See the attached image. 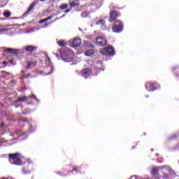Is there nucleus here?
I'll return each mask as SVG.
<instances>
[{
	"instance_id": "20e7f679",
	"label": "nucleus",
	"mask_w": 179,
	"mask_h": 179,
	"mask_svg": "<svg viewBox=\"0 0 179 179\" xmlns=\"http://www.w3.org/2000/svg\"><path fill=\"white\" fill-rule=\"evenodd\" d=\"M166 166L154 167L151 171V174L153 177H162V173L166 171Z\"/></svg>"
},
{
	"instance_id": "39448f33",
	"label": "nucleus",
	"mask_w": 179,
	"mask_h": 179,
	"mask_svg": "<svg viewBox=\"0 0 179 179\" xmlns=\"http://www.w3.org/2000/svg\"><path fill=\"white\" fill-rule=\"evenodd\" d=\"M112 29L114 33H121L124 30V24L120 20H116Z\"/></svg>"
},
{
	"instance_id": "c85d7f7f",
	"label": "nucleus",
	"mask_w": 179,
	"mask_h": 179,
	"mask_svg": "<svg viewBox=\"0 0 179 179\" xmlns=\"http://www.w3.org/2000/svg\"><path fill=\"white\" fill-rule=\"evenodd\" d=\"M45 22H47V19H46V18H45V19H43V20H41L39 21V23L41 24V23H44Z\"/></svg>"
},
{
	"instance_id": "ddd939ff",
	"label": "nucleus",
	"mask_w": 179,
	"mask_h": 179,
	"mask_svg": "<svg viewBox=\"0 0 179 179\" xmlns=\"http://www.w3.org/2000/svg\"><path fill=\"white\" fill-rule=\"evenodd\" d=\"M117 17L118 15H117V11H112L110 13V17L108 19L110 23H113V22H114V20L117 19Z\"/></svg>"
},
{
	"instance_id": "a18cd8bd",
	"label": "nucleus",
	"mask_w": 179,
	"mask_h": 179,
	"mask_svg": "<svg viewBox=\"0 0 179 179\" xmlns=\"http://www.w3.org/2000/svg\"><path fill=\"white\" fill-rule=\"evenodd\" d=\"M41 1V2H44V1H45L46 0H40Z\"/></svg>"
},
{
	"instance_id": "72a5a7b5",
	"label": "nucleus",
	"mask_w": 179,
	"mask_h": 179,
	"mask_svg": "<svg viewBox=\"0 0 179 179\" xmlns=\"http://www.w3.org/2000/svg\"><path fill=\"white\" fill-rule=\"evenodd\" d=\"M65 16H66V14H63V15L62 17H60L59 18H57V20L62 19V17H65Z\"/></svg>"
},
{
	"instance_id": "0eeeda50",
	"label": "nucleus",
	"mask_w": 179,
	"mask_h": 179,
	"mask_svg": "<svg viewBox=\"0 0 179 179\" xmlns=\"http://www.w3.org/2000/svg\"><path fill=\"white\" fill-rule=\"evenodd\" d=\"M160 87V85L157 83H148L145 84V89L148 92H155Z\"/></svg>"
},
{
	"instance_id": "c03bdc74",
	"label": "nucleus",
	"mask_w": 179,
	"mask_h": 179,
	"mask_svg": "<svg viewBox=\"0 0 179 179\" xmlns=\"http://www.w3.org/2000/svg\"><path fill=\"white\" fill-rule=\"evenodd\" d=\"M37 103H40V100L36 99Z\"/></svg>"
},
{
	"instance_id": "b1692460",
	"label": "nucleus",
	"mask_w": 179,
	"mask_h": 179,
	"mask_svg": "<svg viewBox=\"0 0 179 179\" xmlns=\"http://www.w3.org/2000/svg\"><path fill=\"white\" fill-rule=\"evenodd\" d=\"M3 16L5 17H10V11L4 12Z\"/></svg>"
},
{
	"instance_id": "c9c22d12",
	"label": "nucleus",
	"mask_w": 179,
	"mask_h": 179,
	"mask_svg": "<svg viewBox=\"0 0 179 179\" xmlns=\"http://www.w3.org/2000/svg\"><path fill=\"white\" fill-rule=\"evenodd\" d=\"M5 124H3V123H1L0 124V128H3V126H4Z\"/></svg>"
},
{
	"instance_id": "f257e3e1",
	"label": "nucleus",
	"mask_w": 179,
	"mask_h": 179,
	"mask_svg": "<svg viewBox=\"0 0 179 179\" xmlns=\"http://www.w3.org/2000/svg\"><path fill=\"white\" fill-rule=\"evenodd\" d=\"M9 162L11 164H15L16 166H20L23 162V157L20 153L10 154Z\"/></svg>"
},
{
	"instance_id": "f8f14e48",
	"label": "nucleus",
	"mask_w": 179,
	"mask_h": 179,
	"mask_svg": "<svg viewBox=\"0 0 179 179\" xmlns=\"http://www.w3.org/2000/svg\"><path fill=\"white\" fill-rule=\"evenodd\" d=\"M5 51H6V52H10V54H14V55H17V54H19L20 50L17 49L10 48H6Z\"/></svg>"
},
{
	"instance_id": "7c9ffc66",
	"label": "nucleus",
	"mask_w": 179,
	"mask_h": 179,
	"mask_svg": "<svg viewBox=\"0 0 179 179\" xmlns=\"http://www.w3.org/2000/svg\"><path fill=\"white\" fill-rule=\"evenodd\" d=\"M7 31H8V29L6 28L0 29V32Z\"/></svg>"
},
{
	"instance_id": "1a4fd4ad",
	"label": "nucleus",
	"mask_w": 179,
	"mask_h": 179,
	"mask_svg": "<svg viewBox=\"0 0 179 179\" xmlns=\"http://www.w3.org/2000/svg\"><path fill=\"white\" fill-rule=\"evenodd\" d=\"M96 43L98 44L100 47H104L107 44V40L104 38L103 36L97 37L96 38Z\"/></svg>"
},
{
	"instance_id": "c756f323",
	"label": "nucleus",
	"mask_w": 179,
	"mask_h": 179,
	"mask_svg": "<svg viewBox=\"0 0 179 179\" xmlns=\"http://www.w3.org/2000/svg\"><path fill=\"white\" fill-rule=\"evenodd\" d=\"M2 64L4 65V66H7L8 61H6V60L3 61V62H2Z\"/></svg>"
},
{
	"instance_id": "f03ea898",
	"label": "nucleus",
	"mask_w": 179,
	"mask_h": 179,
	"mask_svg": "<svg viewBox=\"0 0 179 179\" xmlns=\"http://www.w3.org/2000/svg\"><path fill=\"white\" fill-rule=\"evenodd\" d=\"M60 56L65 62H71L72 59L73 52L69 48H65L63 50L59 52Z\"/></svg>"
},
{
	"instance_id": "f3484780",
	"label": "nucleus",
	"mask_w": 179,
	"mask_h": 179,
	"mask_svg": "<svg viewBox=\"0 0 179 179\" xmlns=\"http://www.w3.org/2000/svg\"><path fill=\"white\" fill-rule=\"evenodd\" d=\"M36 48L33 45H28V46H26L25 48H24V49L25 50V51H27V52H31L34 51V50Z\"/></svg>"
},
{
	"instance_id": "a878e982",
	"label": "nucleus",
	"mask_w": 179,
	"mask_h": 179,
	"mask_svg": "<svg viewBox=\"0 0 179 179\" xmlns=\"http://www.w3.org/2000/svg\"><path fill=\"white\" fill-rule=\"evenodd\" d=\"M6 61H7V62H8V65H9V64H10L11 65H14V64H13V59H7Z\"/></svg>"
},
{
	"instance_id": "aec40b11",
	"label": "nucleus",
	"mask_w": 179,
	"mask_h": 179,
	"mask_svg": "<svg viewBox=\"0 0 179 179\" xmlns=\"http://www.w3.org/2000/svg\"><path fill=\"white\" fill-rule=\"evenodd\" d=\"M57 44L60 47H65V45H66V42H65L64 40H59L57 41Z\"/></svg>"
},
{
	"instance_id": "49530a36",
	"label": "nucleus",
	"mask_w": 179,
	"mask_h": 179,
	"mask_svg": "<svg viewBox=\"0 0 179 179\" xmlns=\"http://www.w3.org/2000/svg\"><path fill=\"white\" fill-rule=\"evenodd\" d=\"M155 156H159V153H156V154H155Z\"/></svg>"
},
{
	"instance_id": "2eb2a0df",
	"label": "nucleus",
	"mask_w": 179,
	"mask_h": 179,
	"mask_svg": "<svg viewBox=\"0 0 179 179\" xmlns=\"http://www.w3.org/2000/svg\"><path fill=\"white\" fill-rule=\"evenodd\" d=\"M34 6H36V3H32L29 6L28 10L23 14L24 17H26V16H27V15H29L30 10H31V9H33L34 8Z\"/></svg>"
},
{
	"instance_id": "dca6fc26",
	"label": "nucleus",
	"mask_w": 179,
	"mask_h": 179,
	"mask_svg": "<svg viewBox=\"0 0 179 179\" xmlns=\"http://www.w3.org/2000/svg\"><path fill=\"white\" fill-rule=\"evenodd\" d=\"M173 71L176 78L179 80V66H176L173 68Z\"/></svg>"
},
{
	"instance_id": "a211bd4d",
	"label": "nucleus",
	"mask_w": 179,
	"mask_h": 179,
	"mask_svg": "<svg viewBox=\"0 0 179 179\" xmlns=\"http://www.w3.org/2000/svg\"><path fill=\"white\" fill-rule=\"evenodd\" d=\"M93 54H94V50H93V49H90L85 52V55L86 57H92Z\"/></svg>"
},
{
	"instance_id": "f704fd0d",
	"label": "nucleus",
	"mask_w": 179,
	"mask_h": 179,
	"mask_svg": "<svg viewBox=\"0 0 179 179\" xmlns=\"http://www.w3.org/2000/svg\"><path fill=\"white\" fill-rule=\"evenodd\" d=\"M70 10H71L67 9V10H66L64 11V13H69Z\"/></svg>"
},
{
	"instance_id": "cd10ccee",
	"label": "nucleus",
	"mask_w": 179,
	"mask_h": 179,
	"mask_svg": "<svg viewBox=\"0 0 179 179\" xmlns=\"http://www.w3.org/2000/svg\"><path fill=\"white\" fill-rule=\"evenodd\" d=\"M27 65V69H30L31 65H33V63H31V62H28Z\"/></svg>"
},
{
	"instance_id": "423d86ee",
	"label": "nucleus",
	"mask_w": 179,
	"mask_h": 179,
	"mask_svg": "<svg viewBox=\"0 0 179 179\" xmlns=\"http://www.w3.org/2000/svg\"><path fill=\"white\" fill-rule=\"evenodd\" d=\"M101 54L106 55V57H114V55H115V50H114L113 46H108L103 48V51H101Z\"/></svg>"
},
{
	"instance_id": "2f4dec72",
	"label": "nucleus",
	"mask_w": 179,
	"mask_h": 179,
	"mask_svg": "<svg viewBox=\"0 0 179 179\" xmlns=\"http://www.w3.org/2000/svg\"><path fill=\"white\" fill-rule=\"evenodd\" d=\"M52 16H49L48 17L46 18L47 22H48V20H51Z\"/></svg>"
},
{
	"instance_id": "09e8293b",
	"label": "nucleus",
	"mask_w": 179,
	"mask_h": 179,
	"mask_svg": "<svg viewBox=\"0 0 179 179\" xmlns=\"http://www.w3.org/2000/svg\"><path fill=\"white\" fill-rule=\"evenodd\" d=\"M85 43H89V41H85Z\"/></svg>"
},
{
	"instance_id": "e433bc0d",
	"label": "nucleus",
	"mask_w": 179,
	"mask_h": 179,
	"mask_svg": "<svg viewBox=\"0 0 179 179\" xmlns=\"http://www.w3.org/2000/svg\"><path fill=\"white\" fill-rule=\"evenodd\" d=\"M31 128H33V126L32 125H29V129H30V132H33V131H31Z\"/></svg>"
},
{
	"instance_id": "7ed1b4c3",
	"label": "nucleus",
	"mask_w": 179,
	"mask_h": 179,
	"mask_svg": "<svg viewBox=\"0 0 179 179\" xmlns=\"http://www.w3.org/2000/svg\"><path fill=\"white\" fill-rule=\"evenodd\" d=\"M162 167H165V171L162 172V178L170 179L171 177L170 176H173L174 174V171L171 169V166L169 165H164Z\"/></svg>"
},
{
	"instance_id": "412c9836",
	"label": "nucleus",
	"mask_w": 179,
	"mask_h": 179,
	"mask_svg": "<svg viewBox=\"0 0 179 179\" xmlns=\"http://www.w3.org/2000/svg\"><path fill=\"white\" fill-rule=\"evenodd\" d=\"M52 72H54V67H51V71L50 72H48V73H44V72L43 71H39L38 73L39 75H51V73H52Z\"/></svg>"
},
{
	"instance_id": "4468645a",
	"label": "nucleus",
	"mask_w": 179,
	"mask_h": 179,
	"mask_svg": "<svg viewBox=\"0 0 179 179\" xmlns=\"http://www.w3.org/2000/svg\"><path fill=\"white\" fill-rule=\"evenodd\" d=\"M80 44H82V39H80V38H75L73 41V48L80 47Z\"/></svg>"
},
{
	"instance_id": "4be33fe9",
	"label": "nucleus",
	"mask_w": 179,
	"mask_h": 179,
	"mask_svg": "<svg viewBox=\"0 0 179 179\" xmlns=\"http://www.w3.org/2000/svg\"><path fill=\"white\" fill-rule=\"evenodd\" d=\"M68 8V4L67 3H64L59 6V9H62V10H64Z\"/></svg>"
},
{
	"instance_id": "9d476101",
	"label": "nucleus",
	"mask_w": 179,
	"mask_h": 179,
	"mask_svg": "<svg viewBox=\"0 0 179 179\" xmlns=\"http://www.w3.org/2000/svg\"><path fill=\"white\" fill-rule=\"evenodd\" d=\"M92 75V70L89 69H85L81 71V76L83 78H85V79H87V78H89Z\"/></svg>"
},
{
	"instance_id": "4c0bfd02",
	"label": "nucleus",
	"mask_w": 179,
	"mask_h": 179,
	"mask_svg": "<svg viewBox=\"0 0 179 179\" xmlns=\"http://www.w3.org/2000/svg\"><path fill=\"white\" fill-rule=\"evenodd\" d=\"M97 65H99V66H101V62H97Z\"/></svg>"
},
{
	"instance_id": "9b49d317",
	"label": "nucleus",
	"mask_w": 179,
	"mask_h": 179,
	"mask_svg": "<svg viewBox=\"0 0 179 179\" xmlns=\"http://www.w3.org/2000/svg\"><path fill=\"white\" fill-rule=\"evenodd\" d=\"M96 24L97 26H102L101 27L102 30H107V27L106 26V20L101 19L96 21Z\"/></svg>"
},
{
	"instance_id": "ea45409f",
	"label": "nucleus",
	"mask_w": 179,
	"mask_h": 179,
	"mask_svg": "<svg viewBox=\"0 0 179 179\" xmlns=\"http://www.w3.org/2000/svg\"><path fill=\"white\" fill-rule=\"evenodd\" d=\"M19 107H20V105H17L15 106V108H19Z\"/></svg>"
},
{
	"instance_id": "5701e85b",
	"label": "nucleus",
	"mask_w": 179,
	"mask_h": 179,
	"mask_svg": "<svg viewBox=\"0 0 179 179\" xmlns=\"http://www.w3.org/2000/svg\"><path fill=\"white\" fill-rule=\"evenodd\" d=\"M78 5H79V3H76V1H73L70 3V6L71 8H75V6H78Z\"/></svg>"
},
{
	"instance_id": "58836bf2",
	"label": "nucleus",
	"mask_w": 179,
	"mask_h": 179,
	"mask_svg": "<svg viewBox=\"0 0 179 179\" xmlns=\"http://www.w3.org/2000/svg\"><path fill=\"white\" fill-rule=\"evenodd\" d=\"M72 171H73H73H77V172H78V169L74 168V169L72 170Z\"/></svg>"
},
{
	"instance_id": "6ab92c4d",
	"label": "nucleus",
	"mask_w": 179,
	"mask_h": 179,
	"mask_svg": "<svg viewBox=\"0 0 179 179\" xmlns=\"http://www.w3.org/2000/svg\"><path fill=\"white\" fill-rule=\"evenodd\" d=\"M27 100V96H20L18 99L15 101V103H19L20 101L24 102Z\"/></svg>"
},
{
	"instance_id": "a19ab883",
	"label": "nucleus",
	"mask_w": 179,
	"mask_h": 179,
	"mask_svg": "<svg viewBox=\"0 0 179 179\" xmlns=\"http://www.w3.org/2000/svg\"><path fill=\"white\" fill-rule=\"evenodd\" d=\"M150 151H151V152H154V151H155V149L151 148V149H150Z\"/></svg>"
},
{
	"instance_id": "79ce46f5",
	"label": "nucleus",
	"mask_w": 179,
	"mask_h": 179,
	"mask_svg": "<svg viewBox=\"0 0 179 179\" xmlns=\"http://www.w3.org/2000/svg\"><path fill=\"white\" fill-rule=\"evenodd\" d=\"M55 56L59 59V57H58V54H55Z\"/></svg>"
},
{
	"instance_id": "de8ad7c7",
	"label": "nucleus",
	"mask_w": 179,
	"mask_h": 179,
	"mask_svg": "<svg viewBox=\"0 0 179 179\" xmlns=\"http://www.w3.org/2000/svg\"><path fill=\"white\" fill-rule=\"evenodd\" d=\"M145 97H149V95H148V96H147V95H145Z\"/></svg>"
},
{
	"instance_id": "6e6552de",
	"label": "nucleus",
	"mask_w": 179,
	"mask_h": 179,
	"mask_svg": "<svg viewBox=\"0 0 179 179\" xmlns=\"http://www.w3.org/2000/svg\"><path fill=\"white\" fill-rule=\"evenodd\" d=\"M34 170L33 162H28L22 168V173L23 174H30V173H33Z\"/></svg>"
},
{
	"instance_id": "473e14b6",
	"label": "nucleus",
	"mask_w": 179,
	"mask_h": 179,
	"mask_svg": "<svg viewBox=\"0 0 179 179\" xmlns=\"http://www.w3.org/2000/svg\"><path fill=\"white\" fill-rule=\"evenodd\" d=\"M42 27L43 29H45V27H48V24L45 23Z\"/></svg>"
},
{
	"instance_id": "8fccbe9b",
	"label": "nucleus",
	"mask_w": 179,
	"mask_h": 179,
	"mask_svg": "<svg viewBox=\"0 0 179 179\" xmlns=\"http://www.w3.org/2000/svg\"><path fill=\"white\" fill-rule=\"evenodd\" d=\"M57 174H59V172H57Z\"/></svg>"
},
{
	"instance_id": "393cba45",
	"label": "nucleus",
	"mask_w": 179,
	"mask_h": 179,
	"mask_svg": "<svg viewBox=\"0 0 179 179\" xmlns=\"http://www.w3.org/2000/svg\"><path fill=\"white\" fill-rule=\"evenodd\" d=\"M87 16H89V14L87 12H83L81 13V17H87Z\"/></svg>"
},
{
	"instance_id": "37998d69",
	"label": "nucleus",
	"mask_w": 179,
	"mask_h": 179,
	"mask_svg": "<svg viewBox=\"0 0 179 179\" xmlns=\"http://www.w3.org/2000/svg\"><path fill=\"white\" fill-rule=\"evenodd\" d=\"M97 69V71H101V69H100V67H99L98 69Z\"/></svg>"
},
{
	"instance_id": "bb28decb",
	"label": "nucleus",
	"mask_w": 179,
	"mask_h": 179,
	"mask_svg": "<svg viewBox=\"0 0 179 179\" xmlns=\"http://www.w3.org/2000/svg\"><path fill=\"white\" fill-rule=\"evenodd\" d=\"M28 97L29 99H34V100H37V96H36V95H34L33 94L31 95H29Z\"/></svg>"
}]
</instances>
